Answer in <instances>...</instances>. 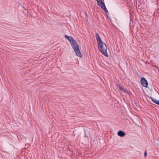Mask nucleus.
Segmentation results:
<instances>
[{"label":"nucleus","mask_w":159,"mask_h":159,"mask_svg":"<svg viewBox=\"0 0 159 159\" xmlns=\"http://www.w3.org/2000/svg\"><path fill=\"white\" fill-rule=\"evenodd\" d=\"M104 9L105 11L107 13H108V10H107L106 7H104V8L102 9Z\"/></svg>","instance_id":"obj_9"},{"label":"nucleus","mask_w":159,"mask_h":159,"mask_svg":"<svg viewBox=\"0 0 159 159\" xmlns=\"http://www.w3.org/2000/svg\"><path fill=\"white\" fill-rule=\"evenodd\" d=\"M147 151H145L144 152V156L145 157H146L147 156Z\"/></svg>","instance_id":"obj_10"},{"label":"nucleus","mask_w":159,"mask_h":159,"mask_svg":"<svg viewBox=\"0 0 159 159\" xmlns=\"http://www.w3.org/2000/svg\"><path fill=\"white\" fill-rule=\"evenodd\" d=\"M97 3L98 5L102 9L105 7L104 3L102 1V0H100L98 1Z\"/></svg>","instance_id":"obj_5"},{"label":"nucleus","mask_w":159,"mask_h":159,"mask_svg":"<svg viewBox=\"0 0 159 159\" xmlns=\"http://www.w3.org/2000/svg\"><path fill=\"white\" fill-rule=\"evenodd\" d=\"M117 134L118 136L122 137L125 135V133L124 131L120 130L118 132Z\"/></svg>","instance_id":"obj_7"},{"label":"nucleus","mask_w":159,"mask_h":159,"mask_svg":"<svg viewBox=\"0 0 159 159\" xmlns=\"http://www.w3.org/2000/svg\"><path fill=\"white\" fill-rule=\"evenodd\" d=\"M157 147L159 148V144H157Z\"/></svg>","instance_id":"obj_11"},{"label":"nucleus","mask_w":159,"mask_h":159,"mask_svg":"<svg viewBox=\"0 0 159 159\" xmlns=\"http://www.w3.org/2000/svg\"><path fill=\"white\" fill-rule=\"evenodd\" d=\"M150 98L152 99V101L155 103L156 104H158L159 105V101L157 100L156 99H153L152 98L150 97Z\"/></svg>","instance_id":"obj_8"},{"label":"nucleus","mask_w":159,"mask_h":159,"mask_svg":"<svg viewBox=\"0 0 159 159\" xmlns=\"http://www.w3.org/2000/svg\"><path fill=\"white\" fill-rule=\"evenodd\" d=\"M65 37L70 42L76 55L79 57H81L82 55L80 51L79 46L74 39L72 37L67 35H65Z\"/></svg>","instance_id":"obj_1"},{"label":"nucleus","mask_w":159,"mask_h":159,"mask_svg":"<svg viewBox=\"0 0 159 159\" xmlns=\"http://www.w3.org/2000/svg\"><path fill=\"white\" fill-rule=\"evenodd\" d=\"M98 43V49L105 56L107 57V47L106 44L102 41Z\"/></svg>","instance_id":"obj_2"},{"label":"nucleus","mask_w":159,"mask_h":159,"mask_svg":"<svg viewBox=\"0 0 159 159\" xmlns=\"http://www.w3.org/2000/svg\"><path fill=\"white\" fill-rule=\"evenodd\" d=\"M118 88L124 93H126L129 94V93L127 91V89L124 87L121 86L120 85H118Z\"/></svg>","instance_id":"obj_4"},{"label":"nucleus","mask_w":159,"mask_h":159,"mask_svg":"<svg viewBox=\"0 0 159 159\" xmlns=\"http://www.w3.org/2000/svg\"><path fill=\"white\" fill-rule=\"evenodd\" d=\"M96 37L97 41L98 42V43L102 42V41L101 40V39L100 38L99 35L97 33H96Z\"/></svg>","instance_id":"obj_6"},{"label":"nucleus","mask_w":159,"mask_h":159,"mask_svg":"<svg viewBox=\"0 0 159 159\" xmlns=\"http://www.w3.org/2000/svg\"><path fill=\"white\" fill-rule=\"evenodd\" d=\"M141 82L142 85L144 87H147L148 84L146 80L144 78H142L141 80Z\"/></svg>","instance_id":"obj_3"}]
</instances>
